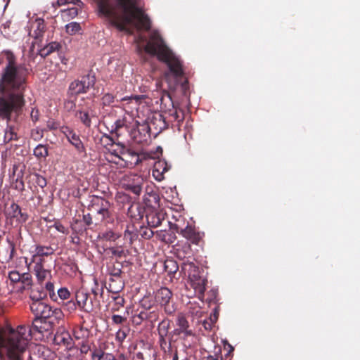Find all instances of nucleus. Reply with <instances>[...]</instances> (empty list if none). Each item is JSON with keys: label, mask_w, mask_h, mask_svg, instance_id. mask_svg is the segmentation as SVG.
<instances>
[{"label": "nucleus", "mask_w": 360, "mask_h": 360, "mask_svg": "<svg viewBox=\"0 0 360 360\" xmlns=\"http://www.w3.org/2000/svg\"><path fill=\"white\" fill-rule=\"evenodd\" d=\"M100 15L121 32H129L127 25L137 21L138 29L146 31L151 27L150 20L140 7V0H94Z\"/></svg>", "instance_id": "nucleus-2"}, {"label": "nucleus", "mask_w": 360, "mask_h": 360, "mask_svg": "<svg viewBox=\"0 0 360 360\" xmlns=\"http://www.w3.org/2000/svg\"><path fill=\"white\" fill-rule=\"evenodd\" d=\"M148 311V321L153 323L158 321L160 319V315L161 314V311L157 307L153 309L147 310Z\"/></svg>", "instance_id": "nucleus-42"}, {"label": "nucleus", "mask_w": 360, "mask_h": 360, "mask_svg": "<svg viewBox=\"0 0 360 360\" xmlns=\"http://www.w3.org/2000/svg\"><path fill=\"white\" fill-rule=\"evenodd\" d=\"M102 347L101 352L103 354H109L106 352L108 349V342L105 341H99L97 344H93L89 340H82L78 342L77 347L73 348L72 349L79 350L82 358L84 357V356L89 354L91 360H94V355L98 349Z\"/></svg>", "instance_id": "nucleus-12"}, {"label": "nucleus", "mask_w": 360, "mask_h": 360, "mask_svg": "<svg viewBox=\"0 0 360 360\" xmlns=\"http://www.w3.org/2000/svg\"><path fill=\"white\" fill-rule=\"evenodd\" d=\"M75 300L80 309L86 313L93 311L96 306L93 298L90 297L84 290H79L76 292Z\"/></svg>", "instance_id": "nucleus-16"}, {"label": "nucleus", "mask_w": 360, "mask_h": 360, "mask_svg": "<svg viewBox=\"0 0 360 360\" xmlns=\"http://www.w3.org/2000/svg\"><path fill=\"white\" fill-rule=\"evenodd\" d=\"M174 229L178 233L195 245H199L204 236V233L197 231L194 227L188 224L184 229L181 228L178 224H174Z\"/></svg>", "instance_id": "nucleus-15"}, {"label": "nucleus", "mask_w": 360, "mask_h": 360, "mask_svg": "<svg viewBox=\"0 0 360 360\" xmlns=\"http://www.w3.org/2000/svg\"><path fill=\"white\" fill-rule=\"evenodd\" d=\"M112 256L121 258L125 256V251L124 250L123 246H116V247H110L108 249Z\"/></svg>", "instance_id": "nucleus-46"}, {"label": "nucleus", "mask_w": 360, "mask_h": 360, "mask_svg": "<svg viewBox=\"0 0 360 360\" xmlns=\"http://www.w3.org/2000/svg\"><path fill=\"white\" fill-rule=\"evenodd\" d=\"M68 4H72L77 6H81L83 4L81 0H57V4L60 6Z\"/></svg>", "instance_id": "nucleus-58"}, {"label": "nucleus", "mask_w": 360, "mask_h": 360, "mask_svg": "<svg viewBox=\"0 0 360 360\" xmlns=\"http://www.w3.org/2000/svg\"><path fill=\"white\" fill-rule=\"evenodd\" d=\"M144 50L147 53L156 56L160 61L167 65L169 72L165 74L166 78L170 75L176 79L183 77L184 70L181 61L167 46L158 32H154L150 34Z\"/></svg>", "instance_id": "nucleus-4"}, {"label": "nucleus", "mask_w": 360, "mask_h": 360, "mask_svg": "<svg viewBox=\"0 0 360 360\" xmlns=\"http://www.w3.org/2000/svg\"><path fill=\"white\" fill-rule=\"evenodd\" d=\"M80 30L81 26L79 23L76 22H72L65 26L66 32L70 35L75 34L76 33L79 32Z\"/></svg>", "instance_id": "nucleus-43"}, {"label": "nucleus", "mask_w": 360, "mask_h": 360, "mask_svg": "<svg viewBox=\"0 0 360 360\" xmlns=\"http://www.w3.org/2000/svg\"><path fill=\"white\" fill-rule=\"evenodd\" d=\"M165 214L162 212L150 211L146 214V220L150 228L159 226L165 219Z\"/></svg>", "instance_id": "nucleus-26"}, {"label": "nucleus", "mask_w": 360, "mask_h": 360, "mask_svg": "<svg viewBox=\"0 0 360 360\" xmlns=\"http://www.w3.org/2000/svg\"><path fill=\"white\" fill-rule=\"evenodd\" d=\"M111 142L112 146L116 148L112 149L111 155L115 156L117 160H111L117 165H120L126 167H134L141 163L143 160L146 159V155L144 153H137L130 148H128L125 145L120 142H115L113 139L110 136H105Z\"/></svg>", "instance_id": "nucleus-5"}, {"label": "nucleus", "mask_w": 360, "mask_h": 360, "mask_svg": "<svg viewBox=\"0 0 360 360\" xmlns=\"http://www.w3.org/2000/svg\"><path fill=\"white\" fill-rule=\"evenodd\" d=\"M124 131H129L125 117L117 119L114 122V124L112 126L110 133L115 134L117 138H118L123 134Z\"/></svg>", "instance_id": "nucleus-27"}, {"label": "nucleus", "mask_w": 360, "mask_h": 360, "mask_svg": "<svg viewBox=\"0 0 360 360\" xmlns=\"http://www.w3.org/2000/svg\"><path fill=\"white\" fill-rule=\"evenodd\" d=\"M65 134L68 140L72 144L79 153L85 151V148L83 143L79 139V136L72 130L68 127H65V131H63Z\"/></svg>", "instance_id": "nucleus-25"}, {"label": "nucleus", "mask_w": 360, "mask_h": 360, "mask_svg": "<svg viewBox=\"0 0 360 360\" xmlns=\"http://www.w3.org/2000/svg\"><path fill=\"white\" fill-rule=\"evenodd\" d=\"M175 253L180 259H189L193 255L191 244L185 242L181 245H178L175 250Z\"/></svg>", "instance_id": "nucleus-28"}, {"label": "nucleus", "mask_w": 360, "mask_h": 360, "mask_svg": "<svg viewBox=\"0 0 360 360\" xmlns=\"http://www.w3.org/2000/svg\"><path fill=\"white\" fill-rule=\"evenodd\" d=\"M155 235L156 236V238H158V239L162 240V241H165V242H167V243H172V241H169L166 239V236H174V233H167L165 231H157L155 233Z\"/></svg>", "instance_id": "nucleus-57"}, {"label": "nucleus", "mask_w": 360, "mask_h": 360, "mask_svg": "<svg viewBox=\"0 0 360 360\" xmlns=\"http://www.w3.org/2000/svg\"><path fill=\"white\" fill-rule=\"evenodd\" d=\"M34 176L35 182L39 187L44 188L46 186L47 182L46 179L44 177L39 174H35Z\"/></svg>", "instance_id": "nucleus-61"}, {"label": "nucleus", "mask_w": 360, "mask_h": 360, "mask_svg": "<svg viewBox=\"0 0 360 360\" xmlns=\"http://www.w3.org/2000/svg\"><path fill=\"white\" fill-rule=\"evenodd\" d=\"M33 349L34 355L37 354L39 357H42L44 359H45L46 353H49V350L41 345H35Z\"/></svg>", "instance_id": "nucleus-47"}, {"label": "nucleus", "mask_w": 360, "mask_h": 360, "mask_svg": "<svg viewBox=\"0 0 360 360\" xmlns=\"http://www.w3.org/2000/svg\"><path fill=\"white\" fill-rule=\"evenodd\" d=\"M112 299L115 301V304H114V306L111 308V311L112 312H115L116 311H118L120 307L124 306V304L125 303V300H124V297H122L120 295H116L115 297H112Z\"/></svg>", "instance_id": "nucleus-49"}, {"label": "nucleus", "mask_w": 360, "mask_h": 360, "mask_svg": "<svg viewBox=\"0 0 360 360\" xmlns=\"http://www.w3.org/2000/svg\"><path fill=\"white\" fill-rule=\"evenodd\" d=\"M155 302L160 305L164 312L169 316L173 315L176 310L174 302L173 292L168 288L162 287L155 292Z\"/></svg>", "instance_id": "nucleus-9"}, {"label": "nucleus", "mask_w": 360, "mask_h": 360, "mask_svg": "<svg viewBox=\"0 0 360 360\" xmlns=\"http://www.w3.org/2000/svg\"><path fill=\"white\" fill-rule=\"evenodd\" d=\"M33 284L32 277L30 273H23L22 278L13 285V291L16 292H22L25 290L30 289Z\"/></svg>", "instance_id": "nucleus-24"}, {"label": "nucleus", "mask_w": 360, "mask_h": 360, "mask_svg": "<svg viewBox=\"0 0 360 360\" xmlns=\"http://www.w3.org/2000/svg\"><path fill=\"white\" fill-rule=\"evenodd\" d=\"M6 217L13 222L15 219L18 223H24L27 219V215L22 212L20 206L15 203H12L5 211Z\"/></svg>", "instance_id": "nucleus-20"}, {"label": "nucleus", "mask_w": 360, "mask_h": 360, "mask_svg": "<svg viewBox=\"0 0 360 360\" xmlns=\"http://www.w3.org/2000/svg\"><path fill=\"white\" fill-rule=\"evenodd\" d=\"M46 127L49 130H56L60 128V123L54 120H49L46 123Z\"/></svg>", "instance_id": "nucleus-60"}, {"label": "nucleus", "mask_w": 360, "mask_h": 360, "mask_svg": "<svg viewBox=\"0 0 360 360\" xmlns=\"http://www.w3.org/2000/svg\"><path fill=\"white\" fill-rule=\"evenodd\" d=\"M217 294L218 293L216 290H211L208 292L207 295L206 301L210 305H211L212 304H215V306L218 305L217 302Z\"/></svg>", "instance_id": "nucleus-51"}, {"label": "nucleus", "mask_w": 360, "mask_h": 360, "mask_svg": "<svg viewBox=\"0 0 360 360\" xmlns=\"http://www.w3.org/2000/svg\"><path fill=\"white\" fill-rule=\"evenodd\" d=\"M46 296V293L41 291L31 292L30 298V309L32 313L36 317V321L41 319H46L54 317L56 319H60L63 317V312L60 309H52L51 306L44 301V298Z\"/></svg>", "instance_id": "nucleus-6"}, {"label": "nucleus", "mask_w": 360, "mask_h": 360, "mask_svg": "<svg viewBox=\"0 0 360 360\" xmlns=\"http://www.w3.org/2000/svg\"><path fill=\"white\" fill-rule=\"evenodd\" d=\"M46 292L49 293L50 298L53 301L58 300V296L54 292V285L51 282H47L45 285Z\"/></svg>", "instance_id": "nucleus-50"}, {"label": "nucleus", "mask_w": 360, "mask_h": 360, "mask_svg": "<svg viewBox=\"0 0 360 360\" xmlns=\"http://www.w3.org/2000/svg\"><path fill=\"white\" fill-rule=\"evenodd\" d=\"M143 183V177L136 174H126L122 180V188L136 195L141 194Z\"/></svg>", "instance_id": "nucleus-13"}, {"label": "nucleus", "mask_w": 360, "mask_h": 360, "mask_svg": "<svg viewBox=\"0 0 360 360\" xmlns=\"http://www.w3.org/2000/svg\"><path fill=\"white\" fill-rule=\"evenodd\" d=\"M130 329L127 326L120 328L115 334V340L119 343L120 346H122L124 340L129 335Z\"/></svg>", "instance_id": "nucleus-38"}, {"label": "nucleus", "mask_w": 360, "mask_h": 360, "mask_svg": "<svg viewBox=\"0 0 360 360\" xmlns=\"http://www.w3.org/2000/svg\"><path fill=\"white\" fill-rule=\"evenodd\" d=\"M164 269L169 276L174 275L179 269L177 262L173 259H167L164 263Z\"/></svg>", "instance_id": "nucleus-36"}, {"label": "nucleus", "mask_w": 360, "mask_h": 360, "mask_svg": "<svg viewBox=\"0 0 360 360\" xmlns=\"http://www.w3.org/2000/svg\"><path fill=\"white\" fill-rule=\"evenodd\" d=\"M172 321L168 318H164L158 325L157 330L158 336H167L170 339V342H175L174 337L176 334L171 330Z\"/></svg>", "instance_id": "nucleus-21"}, {"label": "nucleus", "mask_w": 360, "mask_h": 360, "mask_svg": "<svg viewBox=\"0 0 360 360\" xmlns=\"http://www.w3.org/2000/svg\"><path fill=\"white\" fill-rule=\"evenodd\" d=\"M21 278H22V274H20L17 271H11L8 274V278L13 285L18 282Z\"/></svg>", "instance_id": "nucleus-53"}, {"label": "nucleus", "mask_w": 360, "mask_h": 360, "mask_svg": "<svg viewBox=\"0 0 360 360\" xmlns=\"http://www.w3.org/2000/svg\"><path fill=\"white\" fill-rule=\"evenodd\" d=\"M108 272L110 278L121 276L122 274V269L120 267V264H117V266H116L115 264L109 266L108 267Z\"/></svg>", "instance_id": "nucleus-44"}, {"label": "nucleus", "mask_w": 360, "mask_h": 360, "mask_svg": "<svg viewBox=\"0 0 360 360\" xmlns=\"http://www.w3.org/2000/svg\"><path fill=\"white\" fill-rule=\"evenodd\" d=\"M61 48V45L60 43L56 41H53L43 47L39 50V55L45 58L52 53L53 52L56 51H58Z\"/></svg>", "instance_id": "nucleus-34"}, {"label": "nucleus", "mask_w": 360, "mask_h": 360, "mask_svg": "<svg viewBox=\"0 0 360 360\" xmlns=\"http://www.w3.org/2000/svg\"><path fill=\"white\" fill-rule=\"evenodd\" d=\"M56 295L58 296V298L59 297L60 299L64 300H67L68 298H69L70 293L69 290H68V288H61L58 290Z\"/></svg>", "instance_id": "nucleus-55"}, {"label": "nucleus", "mask_w": 360, "mask_h": 360, "mask_svg": "<svg viewBox=\"0 0 360 360\" xmlns=\"http://www.w3.org/2000/svg\"><path fill=\"white\" fill-rule=\"evenodd\" d=\"M160 104L162 105H165L166 108L167 106L169 107L172 106L174 108V103L172 100V97L170 94L167 92H164L160 98Z\"/></svg>", "instance_id": "nucleus-48"}, {"label": "nucleus", "mask_w": 360, "mask_h": 360, "mask_svg": "<svg viewBox=\"0 0 360 360\" xmlns=\"http://www.w3.org/2000/svg\"><path fill=\"white\" fill-rule=\"evenodd\" d=\"M74 337L77 340H89L88 338L90 335V331L86 328H84L82 326H79L76 327L74 329Z\"/></svg>", "instance_id": "nucleus-35"}, {"label": "nucleus", "mask_w": 360, "mask_h": 360, "mask_svg": "<svg viewBox=\"0 0 360 360\" xmlns=\"http://www.w3.org/2000/svg\"><path fill=\"white\" fill-rule=\"evenodd\" d=\"M153 169H158V170L162 171L164 172H166L168 170L167 163L162 161H158L155 162Z\"/></svg>", "instance_id": "nucleus-63"}, {"label": "nucleus", "mask_w": 360, "mask_h": 360, "mask_svg": "<svg viewBox=\"0 0 360 360\" xmlns=\"http://www.w3.org/2000/svg\"><path fill=\"white\" fill-rule=\"evenodd\" d=\"M155 300H153L151 297L145 296L140 301V305L143 310H150L155 307Z\"/></svg>", "instance_id": "nucleus-41"}, {"label": "nucleus", "mask_w": 360, "mask_h": 360, "mask_svg": "<svg viewBox=\"0 0 360 360\" xmlns=\"http://www.w3.org/2000/svg\"><path fill=\"white\" fill-rule=\"evenodd\" d=\"M83 221L89 227H91V226L94 225L95 219L94 218V213H92V214L88 213V214H84L83 215Z\"/></svg>", "instance_id": "nucleus-56"}, {"label": "nucleus", "mask_w": 360, "mask_h": 360, "mask_svg": "<svg viewBox=\"0 0 360 360\" xmlns=\"http://www.w3.org/2000/svg\"><path fill=\"white\" fill-rule=\"evenodd\" d=\"M101 238L106 241L115 242L122 236V233L117 231V227L114 229H109L103 232L101 235Z\"/></svg>", "instance_id": "nucleus-33"}, {"label": "nucleus", "mask_w": 360, "mask_h": 360, "mask_svg": "<svg viewBox=\"0 0 360 360\" xmlns=\"http://www.w3.org/2000/svg\"><path fill=\"white\" fill-rule=\"evenodd\" d=\"M53 342L56 345L64 347L68 350H72L73 349V339L70 333L65 330L58 331L54 336Z\"/></svg>", "instance_id": "nucleus-22"}, {"label": "nucleus", "mask_w": 360, "mask_h": 360, "mask_svg": "<svg viewBox=\"0 0 360 360\" xmlns=\"http://www.w3.org/2000/svg\"><path fill=\"white\" fill-rule=\"evenodd\" d=\"M112 323L116 325H122L127 321V318L120 315L114 314L112 316Z\"/></svg>", "instance_id": "nucleus-59"}, {"label": "nucleus", "mask_w": 360, "mask_h": 360, "mask_svg": "<svg viewBox=\"0 0 360 360\" xmlns=\"http://www.w3.org/2000/svg\"><path fill=\"white\" fill-rule=\"evenodd\" d=\"M172 342H170V339L167 336H158V343L160 349L164 352L166 356H171L173 353Z\"/></svg>", "instance_id": "nucleus-31"}, {"label": "nucleus", "mask_w": 360, "mask_h": 360, "mask_svg": "<svg viewBox=\"0 0 360 360\" xmlns=\"http://www.w3.org/2000/svg\"><path fill=\"white\" fill-rule=\"evenodd\" d=\"M150 127V131L156 136L161 131L167 128V124L162 115L160 113L155 114L150 118L148 122H145Z\"/></svg>", "instance_id": "nucleus-17"}, {"label": "nucleus", "mask_w": 360, "mask_h": 360, "mask_svg": "<svg viewBox=\"0 0 360 360\" xmlns=\"http://www.w3.org/2000/svg\"><path fill=\"white\" fill-rule=\"evenodd\" d=\"M51 262L49 259L40 258L32 257H31V260L29 266L32 265V270L37 278V281L41 283L46 279L51 277V269L48 264V263Z\"/></svg>", "instance_id": "nucleus-11"}, {"label": "nucleus", "mask_w": 360, "mask_h": 360, "mask_svg": "<svg viewBox=\"0 0 360 360\" xmlns=\"http://www.w3.org/2000/svg\"><path fill=\"white\" fill-rule=\"evenodd\" d=\"M36 24L37 29L34 30L33 33H30V34L37 39L41 37L42 34L45 32V25L42 20H37Z\"/></svg>", "instance_id": "nucleus-40"}, {"label": "nucleus", "mask_w": 360, "mask_h": 360, "mask_svg": "<svg viewBox=\"0 0 360 360\" xmlns=\"http://www.w3.org/2000/svg\"><path fill=\"white\" fill-rule=\"evenodd\" d=\"M139 233L134 225H128L124 231V239L129 246H131L137 240Z\"/></svg>", "instance_id": "nucleus-30"}, {"label": "nucleus", "mask_w": 360, "mask_h": 360, "mask_svg": "<svg viewBox=\"0 0 360 360\" xmlns=\"http://www.w3.org/2000/svg\"><path fill=\"white\" fill-rule=\"evenodd\" d=\"M129 133L133 140L138 143H147L150 139L151 132L150 131V127L144 122L140 123L136 121L134 126L129 131Z\"/></svg>", "instance_id": "nucleus-14"}, {"label": "nucleus", "mask_w": 360, "mask_h": 360, "mask_svg": "<svg viewBox=\"0 0 360 360\" xmlns=\"http://www.w3.org/2000/svg\"><path fill=\"white\" fill-rule=\"evenodd\" d=\"M181 271L187 276L191 282V285L195 291L203 295L206 290L207 280L200 275L198 266L188 259L184 262L181 265Z\"/></svg>", "instance_id": "nucleus-8"}, {"label": "nucleus", "mask_w": 360, "mask_h": 360, "mask_svg": "<svg viewBox=\"0 0 360 360\" xmlns=\"http://www.w3.org/2000/svg\"><path fill=\"white\" fill-rule=\"evenodd\" d=\"M94 84V77L90 76L89 75H84L70 84L68 94L70 96H76L82 94H86Z\"/></svg>", "instance_id": "nucleus-10"}, {"label": "nucleus", "mask_w": 360, "mask_h": 360, "mask_svg": "<svg viewBox=\"0 0 360 360\" xmlns=\"http://www.w3.org/2000/svg\"><path fill=\"white\" fill-rule=\"evenodd\" d=\"M170 116L174 119V121L178 122H182L184 120V113L181 112V115H179L176 110H174L170 112Z\"/></svg>", "instance_id": "nucleus-64"}, {"label": "nucleus", "mask_w": 360, "mask_h": 360, "mask_svg": "<svg viewBox=\"0 0 360 360\" xmlns=\"http://www.w3.org/2000/svg\"><path fill=\"white\" fill-rule=\"evenodd\" d=\"M139 235L142 238L150 239L155 235V233L152 231L151 229H148L147 227H141Z\"/></svg>", "instance_id": "nucleus-52"}, {"label": "nucleus", "mask_w": 360, "mask_h": 360, "mask_svg": "<svg viewBox=\"0 0 360 360\" xmlns=\"http://www.w3.org/2000/svg\"><path fill=\"white\" fill-rule=\"evenodd\" d=\"M176 323L178 328L173 330V333L176 334V336L182 335L183 338H185L193 335V333L190 328L188 321L184 314H178Z\"/></svg>", "instance_id": "nucleus-19"}, {"label": "nucleus", "mask_w": 360, "mask_h": 360, "mask_svg": "<svg viewBox=\"0 0 360 360\" xmlns=\"http://www.w3.org/2000/svg\"><path fill=\"white\" fill-rule=\"evenodd\" d=\"M6 64L0 77V121L6 124L4 142L19 139L20 117L26 105L25 92L32 69L18 64L11 51H5Z\"/></svg>", "instance_id": "nucleus-1"}, {"label": "nucleus", "mask_w": 360, "mask_h": 360, "mask_svg": "<svg viewBox=\"0 0 360 360\" xmlns=\"http://www.w3.org/2000/svg\"><path fill=\"white\" fill-rule=\"evenodd\" d=\"M102 104L103 105H110L115 101V96L111 94H105L103 96L102 98Z\"/></svg>", "instance_id": "nucleus-54"}, {"label": "nucleus", "mask_w": 360, "mask_h": 360, "mask_svg": "<svg viewBox=\"0 0 360 360\" xmlns=\"http://www.w3.org/2000/svg\"><path fill=\"white\" fill-rule=\"evenodd\" d=\"M34 249L32 251V257L49 259L50 261L53 260V255L55 252V249L51 245H42L41 244H36L33 247Z\"/></svg>", "instance_id": "nucleus-23"}, {"label": "nucleus", "mask_w": 360, "mask_h": 360, "mask_svg": "<svg viewBox=\"0 0 360 360\" xmlns=\"http://www.w3.org/2000/svg\"><path fill=\"white\" fill-rule=\"evenodd\" d=\"M30 335L25 326H19L16 329L11 326L0 328V354L5 349L9 360H32L30 352L25 359Z\"/></svg>", "instance_id": "nucleus-3"}, {"label": "nucleus", "mask_w": 360, "mask_h": 360, "mask_svg": "<svg viewBox=\"0 0 360 360\" xmlns=\"http://www.w3.org/2000/svg\"><path fill=\"white\" fill-rule=\"evenodd\" d=\"M34 155L39 160H45L49 155L48 146L39 144L34 149Z\"/></svg>", "instance_id": "nucleus-37"}, {"label": "nucleus", "mask_w": 360, "mask_h": 360, "mask_svg": "<svg viewBox=\"0 0 360 360\" xmlns=\"http://www.w3.org/2000/svg\"><path fill=\"white\" fill-rule=\"evenodd\" d=\"M64 108L68 112L75 110L76 111V104L72 100H67L65 101Z\"/></svg>", "instance_id": "nucleus-62"}, {"label": "nucleus", "mask_w": 360, "mask_h": 360, "mask_svg": "<svg viewBox=\"0 0 360 360\" xmlns=\"http://www.w3.org/2000/svg\"><path fill=\"white\" fill-rule=\"evenodd\" d=\"M91 292L94 295V302H95L96 307H98L99 301H96V297L98 295H100L101 297L103 296V288L102 285H99L98 283L96 282L94 287H93L91 289Z\"/></svg>", "instance_id": "nucleus-45"}, {"label": "nucleus", "mask_w": 360, "mask_h": 360, "mask_svg": "<svg viewBox=\"0 0 360 360\" xmlns=\"http://www.w3.org/2000/svg\"><path fill=\"white\" fill-rule=\"evenodd\" d=\"M219 314V306L216 305L214 308L213 312L210 314L209 319L210 320V324L209 327H207V321H203V326L206 330H210L212 326L217 321Z\"/></svg>", "instance_id": "nucleus-39"}, {"label": "nucleus", "mask_w": 360, "mask_h": 360, "mask_svg": "<svg viewBox=\"0 0 360 360\" xmlns=\"http://www.w3.org/2000/svg\"><path fill=\"white\" fill-rule=\"evenodd\" d=\"M102 347L99 348L98 351L94 353V360H126V357L123 354H120L117 358H116L112 354H103L101 352Z\"/></svg>", "instance_id": "nucleus-32"}, {"label": "nucleus", "mask_w": 360, "mask_h": 360, "mask_svg": "<svg viewBox=\"0 0 360 360\" xmlns=\"http://www.w3.org/2000/svg\"><path fill=\"white\" fill-rule=\"evenodd\" d=\"M124 288V283L122 276L109 278V287L108 290L112 294L117 295Z\"/></svg>", "instance_id": "nucleus-29"}, {"label": "nucleus", "mask_w": 360, "mask_h": 360, "mask_svg": "<svg viewBox=\"0 0 360 360\" xmlns=\"http://www.w3.org/2000/svg\"><path fill=\"white\" fill-rule=\"evenodd\" d=\"M94 110L91 105L88 104L84 105H79L75 116L79 120L85 127H90L91 125V117L94 116Z\"/></svg>", "instance_id": "nucleus-18"}, {"label": "nucleus", "mask_w": 360, "mask_h": 360, "mask_svg": "<svg viewBox=\"0 0 360 360\" xmlns=\"http://www.w3.org/2000/svg\"><path fill=\"white\" fill-rule=\"evenodd\" d=\"M88 209L94 213V226L108 225L115 220V212L110 202L102 197L93 196Z\"/></svg>", "instance_id": "nucleus-7"}]
</instances>
